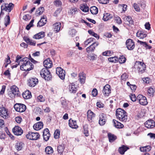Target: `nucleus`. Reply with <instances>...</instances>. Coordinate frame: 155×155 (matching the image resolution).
Masks as SVG:
<instances>
[{
    "label": "nucleus",
    "instance_id": "63",
    "mask_svg": "<svg viewBox=\"0 0 155 155\" xmlns=\"http://www.w3.org/2000/svg\"><path fill=\"white\" fill-rule=\"evenodd\" d=\"M106 122V120H99V123L101 125L103 126L105 124Z\"/></svg>",
    "mask_w": 155,
    "mask_h": 155
},
{
    "label": "nucleus",
    "instance_id": "27",
    "mask_svg": "<svg viewBox=\"0 0 155 155\" xmlns=\"http://www.w3.org/2000/svg\"><path fill=\"white\" fill-rule=\"evenodd\" d=\"M114 126L117 128H121L124 127V125L118 121L114 119L113 120Z\"/></svg>",
    "mask_w": 155,
    "mask_h": 155
},
{
    "label": "nucleus",
    "instance_id": "17",
    "mask_svg": "<svg viewBox=\"0 0 155 155\" xmlns=\"http://www.w3.org/2000/svg\"><path fill=\"white\" fill-rule=\"evenodd\" d=\"M69 125L70 127L73 129H77L78 126L77 125L76 120H74L71 119H70L69 120Z\"/></svg>",
    "mask_w": 155,
    "mask_h": 155
},
{
    "label": "nucleus",
    "instance_id": "11",
    "mask_svg": "<svg viewBox=\"0 0 155 155\" xmlns=\"http://www.w3.org/2000/svg\"><path fill=\"white\" fill-rule=\"evenodd\" d=\"M28 85L30 87H35L38 83L37 78H30L28 81Z\"/></svg>",
    "mask_w": 155,
    "mask_h": 155
},
{
    "label": "nucleus",
    "instance_id": "31",
    "mask_svg": "<svg viewBox=\"0 0 155 155\" xmlns=\"http://www.w3.org/2000/svg\"><path fill=\"white\" fill-rule=\"evenodd\" d=\"M108 137L110 142H113L117 139V137L116 136L110 133L108 134Z\"/></svg>",
    "mask_w": 155,
    "mask_h": 155
},
{
    "label": "nucleus",
    "instance_id": "50",
    "mask_svg": "<svg viewBox=\"0 0 155 155\" xmlns=\"http://www.w3.org/2000/svg\"><path fill=\"white\" fill-rule=\"evenodd\" d=\"M118 7H122L123 11L125 12L127 10V5L125 4H119L118 5Z\"/></svg>",
    "mask_w": 155,
    "mask_h": 155
},
{
    "label": "nucleus",
    "instance_id": "49",
    "mask_svg": "<svg viewBox=\"0 0 155 155\" xmlns=\"http://www.w3.org/2000/svg\"><path fill=\"white\" fill-rule=\"evenodd\" d=\"M117 58L116 57L109 58H108V61L112 62H116L117 61Z\"/></svg>",
    "mask_w": 155,
    "mask_h": 155
},
{
    "label": "nucleus",
    "instance_id": "55",
    "mask_svg": "<svg viewBox=\"0 0 155 155\" xmlns=\"http://www.w3.org/2000/svg\"><path fill=\"white\" fill-rule=\"evenodd\" d=\"M37 99L38 101L43 102L45 101V98L41 95H40L37 97Z\"/></svg>",
    "mask_w": 155,
    "mask_h": 155
},
{
    "label": "nucleus",
    "instance_id": "53",
    "mask_svg": "<svg viewBox=\"0 0 155 155\" xmlns=\"http://www.w3.org/2000/svg\"><path fill=\"white\" fill-rule=\"evenodd\" d=\"M76 33V30L74 29H71L69 32V34L72 36H73Z\"/></svg>",
    "mask_w": 155,
    "mask_h": 155
},
{
    "label": "nucleus",
    "instance_id": "7",
    "mask_svg": "<svg viewBox=\"0 0 155 155\" xmlns=\"http://www.w3.org/2000/svg\"><path fill=\"white\" fill-rule=\"evenodd\" d=\"M14 107L17 111L20 112L25 111L26 108V106L21 104H15Z\"/></svg>",
    "mask_w": 155,
    "mask_h": 155
},
{
    "label": "nucleus",
    "instance_id": "4",
    "mask_svg": "<svg viewBox=\"0 0 155 155\" xmlns=\"http://www.w3.org/2000/svg\"><path fill=\"white\" fill-rule=\"evenodd\" d=\"M40 74L42 78L47 81L49 80L51 78V73L47 68H43L41 71Z\"/></svg>",
    "mask_w": 155,
    "mask_h": 155
},
{
    "label": "nucleus",
    "instance_id": "35",
    "mask_svg": "<svg viewBox=\"0 0 155 155\" xmlns=\"http://www.w3.org/2000/svg\"><path fill=\"white\" fill-rule=\"evenodd\" d=\"M137 37H140V38L143 39L147 36V34L144 32L143 31H141L137 33Z\"/></svg>",
    "mask_w": 155,
    "mask_h": 155
},
{
    "label": "nucleus",
    "instance_id": "5",
    "mask_svg": "<svg viewBox=\"0 0 155 155\" xmlns=\"http://www.w3.org/2000/svg\"><path fill=\"white\" fill-rule=\"evenodd\" d=\"M26 137L29 140H37L39 138L40 135L38 133L29 132L28 134L26 135Z\"/></svg>",
    "mask_w": 155,
    "mask_h": 155
},
{
    "label": "nucleus",
    "instance_id": "16",
    "mask_svg": "<svg viewBox=\"0 0 155 155\" xmlns=\"http://www.w3.org/2000/svg\"><path fill=\"white\" fill-rule=\"evenodd\" d=\"M0 115L4 118L6 119L8 117L7 111L4 107L0 108Z\"/></svg>",
    "mask_w": 155,
    "mask_h": 155
},
{
    "label": "nucleus",
    "instance_id": "15",
    "mask_svg": "<svg viewBox=\"0 0 155 155\" xmlns=\"http://www.w3.org/2000/svg\"><path fill=\"white\" fill-rule=\"evenodd\" d=\"M146 68V65L144 63L142 62H138L137 69L139 72L142 73L145 71Z\"/></svg>",
    "mask_w": 155,
    "mask_h": 155
},
{
    "label": "nucleus",
    "instance_id": "26",
    "mask_svg": "<svg viewBox=\"0 0 155 155\" xmlns=\"http://www.w3.org/2000/svg\"><path fill=\"white\" fill-rule=\"evenodd\" d=\"M95 117V114L91 110H89L87 112V117L89 121H91L93 118Z\"/></svg>",
    "mask_w": 155,
    "mask_h": 155
},
{
    "label": "nucleus",
    "instance_id": "64",
    "mask_svg": "<svg viewBox=\"0 0 155 155\" xmlns=\"http://www.w3.org/2000/svg\"><path fill=\"white\" fill-rule=\"evenodd\" d=\"M116 21L117 23L118 24H120L122 23V21L120 18L119 17H117L116 18Z\"/></svg>",
    "mask_w": 155,
    "mask_h": 155
},
{
    "label": "nucleus",
    "instance_id": "48",
    "mask_svg": "<svg viewBox=\"0 0 155 155\" xmlns=\"http://www.w3.org/2000/svg\"><path fill=\"white\" fill-rule=\"evenodd\" d=\"M130 97L131 100L133 101H135L137 100V97L134 94H131L130 95Z\"/></svg>",
    "mask_w": 155,
    "mask_h": 155
},
{
    "label": "nucleus",
    "instance_id": "22",
    "mask_svg": "<svg viewBox=\"0 0 155 155\" xmlns=\"http://www.w3.org/2000/svg\"><path fill=\"white\" fill-rule=\"evenodd\" d=\"M78 80L81 84H84L85 81L86 77L83 72L80 73L78 75Z\"/></svg>",
    "mask_w": 155,
    "mask_h": 155
},
{
    "label": "nucleus",
    "instance_id": "10",
    "mask_svg": "<svg viewBox=\"0 0 155 155\" xmlns=\"http://www.w3.org/2000/svg\"><path fill=\"white\" fill-rule=\"evenodd\" d=\"M126 45L128 49L130 50H133L135 47L134 42L132 40L130 39L127 40Z\"/></svg>",
    "mask_w": 155,
    "mask_h": 155
},
{
    "label": "nucleus",
    "instance_id": "61",
    "mask_svg": "<svg viewBox=\"0 0 155 155\" xmlns=\"http://www.w3.org/2000/svg\"><path fill=\"white\" fill-rule=\"evenodd\" d=\"M5 88V86L4 85L2 86V89L0 91V94L2 95L4 93Z\"/></svg>",
    "mask_w": 155,
    "mask_h": 155
},
{
    "label": "nucleus",
    "instance_id": "37",
    "mask_svg": "<svg viewBox=\"0 0 155 155\" xmlns=\"http://www.w3.org/2000/svg\"><path fill=\"white\" fill-rule=\"evenodd\" d=\"M45 152L46 154H50L53 152V150L51 146H48L45 148Z\"/></svg>",
    "mask_w": 155,
    "mask_h": 155
},
{
    "label": "nucleus",
    "instance_id": "14",
    "mask_svg": "<svg viewBox=\"0 0 155 155\" xmlns=\"http://www.w3.org/2000/svg\"><path fill=\"white\" fill-rule=\"evenodd\" d=\"M12 131L14 134L17 136L21 135L23 132L21 128L18 126H15L13 129Z\"/></svg>",
    "mask_w": 155,
    "mask_h": 155
},
{
    "label": "nucleus",
    "instance_id": "45",
    "mask_svg": "<svg viewBox=\"0 0 155 155\" xmlns=\"http://www.w3.org/2000/svg\"><path fill=\"white\" fill-rule=\"evenodd\" d=\"M34 19H32L31 21L29 23V24H28V25H27L26 28V29L27 30H29L30 29V28L33 26V23L34 22Z\"/></svg>",
    "mask_w": 155,
    "mask_h": 155
},
{
    "label": "nucleus",
    "instance_id": "1",
    "mask_svg": "<svg viewBox=\"0 0 155 155\" xmlns=\"http://www.w3.org/2000/svg\"><path fill=\"white\" fill-rule=\"evenodd\" d=\"M20 61L23 62L22 64L20 66V69L24 71H29L33 69L34 65L28 61L27 57L22 58Z\"/></svg>",
    "mask_w": 155,
    "mask_h": 155
},
{
    "label": "nucleus",
    "instance_id": "18",
    "mask_svg": "<svg viewBox=\"0 0 155 155\" xmlns=\"http://www.w3.org/2000/svg\"><path fill=\"white\" fill-rule=\"evenodd\" d=\"M23 39L27 44L31 45H35L36 43V41L32 40L30 39L28 37L26 36H24Z\"/></svg>",
    "mask_w": 155,
    "mask_h": 155
},
{
    "label": "nucleus",
    "instance_id": "60",
    "mask_svg": "<svg viewBox=\"0 0 155 155\" xmlns=\"http://www.w3.org/2000/svg\"><path fill=\"white\" fill-rule=\"evenodd\" d=\"M92 94L93 96L95 97L97 94V91L96 88L94 89L92 91Z\"/></svg>",
    "mask_w": 155,
    "mask_h": 155
},
{
    "label": "nucleus",
    "instance_id": "40",
    "mask_svg": "<svg viewBox=\"0 0 155 155\" xmlns=\"http://www.w3.org/2000/svg\"><path fill=\"white\" fill-rule=\"evenodd\" d=\"M80 9L83 12H87L89 11V8L86 5H81L80 6Z\"/></svg>",
    "mask_w": 155,
    "mask_h": 155
},
{
    "label": "nucleus",
    "instance_id": "28",
    "mask_svg": "<svg viewBox=\"0 0 155 155\" xmlns=\"http://www.w3.org/2000/svg\"><path fill=\"white\" fill-rule=\"evenodd\" d=\"M124 19L126 22H128L129 24L131 25H134V21L130 16H125L124 18Z\"/></svg>",
    "mask_w": 155,
    "mask_h": 155
},
{
    "label": "nucleus",
    "instance_id": "23",
    "mask_svg": "<svg viewBox=\"0 0 155 155\" xmlns=\"http://www.w3.org/2000/svg\"><path fill=\"white\" fill-rule=\"evenodd\" d=\"M45 35V32L41 31L35 35L33 36V38L36 39H39L44 38Z\"/></svg>",
    "mask_w": 155,
    "mask_h": 155
},
{
    "label": "nucleus",
    "instance_id": "29",
    "mask_svg": "<svg viewBox=\"0 0 155 155\" xmlns=\"http://www.w3.org/2000/svg\"><path fill=\"white\" fill-rule=\"evenodd\" d=\"M23 97L25 99H28L31 98V95L29 91H26L22 94Z\"/></svg>",
    "mask_w": 155,
    "mask_h": 155
},
{
    "label": "nucleus",
    "instance_id": "42",
    "mask_svg": "<svg viewBox=\"0 0 155 155\" xmlns=\"http://www.w3.org/2000/svg\"><path fill=\"white\" fill-rule=\"evenodd\" d=\"M8 14L9 15V14L8 13ZM5 25L6 26H7L10 23V18L8 15H6L5 17Z\"/></svg>",
    "mask_w": 155,
    "mask_h": 155
},
{
    "label": "nucleus",
    "instance_id": "30",
    "mask_svg": "<svg viewBox=\"0 0 155 155\" xmlns=\"http://www.w3.org/2000/svg\"><path fill=\"white\" fill-rule=\"evenodd\" d=\"M112 15L108 13H105L104 14L103 20L105 21L110 19L112 18Z\"/></svg>",
    "mask_w": 155,
    "mask_h": 155
},
{
    "label": "nucleus",
    "instance_id": "13",
    "mask_svg": "<svg viewBox=\"0 0 155 155\" xmlns=\"http://www.w3.org/2000/svg\"><path fill=\"white\" fill-rule=\"evenodd\" d=\"M144 125L145 126L148 128H152L155 126V122L152 120H149L145 123Z\"/></svg>",
    "mask_w": 155,
    "mask_h": 155
},
{
    "label": "nucleus",
    "instance_id": "2",
    "mask_svg": "<svg viewBox=\"0 0 155 155\" xmlns=\"http://www.w3.org/2000/svg\"><path fill=\"white\" fill-rule=\"evenodd\" d=\"M116 115L119 120L122 121L126 122L127 119V115L126 112L121 108L117 109Z\"/></svg>",
    "mask_w": 155,
    "mask_h": 155
},
{
    "label": "nucleus",
    "instance_id": "36",
    "mask_svg": "<svg viewBox=\"0 0 155 155\" xmlns=\"http://www.w3.org/2000/svg\"><path fill=\"white\" fill-rule=\"evenodd\" d=\"M23 143L21 142H17L16 144L15 147L17 150L19 151L21 150L23 147Z\"/></svg>",
    "mask_w": 155,
    "mask_h": 155
},
{
    "label": "nucleus",
    "instance_id": "54",
    "mask_svg": "<svg viewBox=\"0 0 155 155\" xmlns=\"http://www.w3.org/2000/svg\"><path fill=\"white\" fill-rule=\"evenodd\" d=\"M43 136L44 140L45 141H47L49 139V137H50V134H48L46 135H43Z\"/></svg>",
    "mask_w": 155,
    "mask_h": 155
},
{
    "label": "nucleus",
    "instance_id": "59",
    "mask_svg": "<svg viewBox=\"0 0 155 155\" xmlns=\"http://www.w3.org/2000/svg\"><path fill=\"white\" fill-rule=\"evenodd\" d=\"M99 3L106 4L108 3L109 0H98Z\"/></svg>",
    "mask_w": 155,
    "mask_h": 155
},
{
    "label": "nucleus",
    "instance_id": "33",
    "mask_svg": "<svg viewBox=\"0 0 155 155\" xmlns=\"http://www.w3.org/2000/svg\"><path fill=\"white\" fill-rule=\"evenodd\" d=\"M128 149L129 148L127 147L124 145H123L121 147L119 148L118 151L120 154H124V152Z\"/></svg>",
    "mask_w": 155,
    "mask_h": 155
},
{
    "label": "nucleus",
    "instance_id": "32",
    "mask_svg": "<svg viewBox=\"0 0 155 155\" xmlns=\"http://www.w3.org/2000/svg\"><path fill=\"white\" fill-rule=\"evenodd\" d=\"M151 149L150 146H147L145 147H141L140 148V150L141 152H147L150 150Z\"/></svg>",
    "mask_w": 155,
    "mask_h": 155
},
{
    "label": "nucleus",
    "instance_id": "56",
    "mask_svg": "<svg viewBox=\"0 0 155 155\" xmlns=\"http://www.w3.org/2000/svg\"><path fill=\"white\" fill-rule=\"evenodd\" d=\"M31 17L29 15H26L23 16V19L25 21H27L30 19Z\"/></svg>",
    "mask_w": 155,
    "mask_h": 155
},
{
    "label": "nucleus",
    "instance_id": "25",
    "mask_svg": "<svg viewBox=\"0 0 155 155\" xmlns=\"http://www.w3.org/2000/svg\"><path fill=\"white\" fill-rule=\"evenodd\" d=\"M69 89L71 93H75L77 90L75 85L73 83L69 85Z\"/></svg>",
    "mask_w": 155,
    "mask_h": 155
},
{
    "label": "nucleus",
    "instance_id": "3",
    "mask_svg": "<svg viewBox=\"0 0 155 155\" xmlns=\"http://www.w3.org/2000/svg\"><path fill=\"white\" fill-rule=\"evenodd\" d=\"M10 89L11 91L8 94L10 97L12 98L15 96L19 97L20 96L18 88L17 86L13 85L11 87Z\"/></svg>",
    "mask_w": 155,
    "mask_h": 155
},
{
    "label": "nucleus",
    "instance_id": "44",
    "mask_svg": "<svg viewBox=\"0 0 155 155\" xmlns=\"http://www.w3.org/2000/svg\"><path fill=\"white\" fill-rule=\"evenodd\" d=\"M60 135V131L59 130L57 129L54 134V137L55 139H57L59 137Z\"/></svg>",
    "mask_w": 155,
    "mask_h": 155
},
{
    "label": "nucleus",
    "instance_id": "20",
    "mask_svg": "<svg viewBox=\"0 0 155 155\" xmlns=\"http://www.w3.org/2000/svg\"><path fill=\"white\" fill-rule=\"evenodd\" d=\"M43 126V124L42 122L39 121L34 124L33 127L36 130H38L42 129Z\"/></svg>",
    "mask_w": 155,
    "mask_h": 155
},
{
    "label": "nucleus",
    "instance_id": "43",
    "mask_svg": "<svg viewBox=\"0 0 155 155\" xmlns=\"http://www.w3.org/2000/svg\"><path fill=\"white\" fill-rule=\"evenodd\" d=\"M94 50V47L92 46V45H90L89 47L86 48V51L88 53L92 52Z\"/></svg>",
    "mask_w": 155,
    "mask_h": 155
},
{
    "label": "nucleus",
    "instance_id": "19",
    "mask_svg": "<svg viewBox=\"0 0 155 155\" xmlns=\"http://www.w3.org/2000/svg\"><path fill=\"white\" fill-rule=\"evenodd\" d=\"M43 64L46 68H51L52 65V62L49 58H48L45 60L43 62Z\"/></svg>",
    "mask_w": 155,
    "mask_h": 155
},
{
    "label": "nucleus",
    "instance_id": "24",
    "mask_svg": "<svg viewBox=\"0 0 155 155\" xmlns=\"http://www.w3.org/2000/svg\"><path fill=\"white\" fill-rule=\"evenodd\" d=\"M137 42L144 47L146 49H150L152 48V47L150 45H148L146 42H143L140 41L139 40H138Z\"/></svg>",
    "mask_w": 155,
    "mask_h": 155
},
{
    "label": "nucleus",
    "instance_id": "47",
    "mask_svg": "<svg viewBox=\"0 0 155 155\" xmlns=\"http://www.w3.org/2000/svg\"><path fill=\"white\" fill-rule=\"evenodd\" d=\"M126 60L125 58L123 56H120L118 59V61L120 64L124 63L125 62Z\"/></svg>",
    "mask_w": 155,
    "mask_h": 155
},
{
    "label": "nucleus",
    "instance_id": "52",
    "mask_svg": "<svg viewBox=\"0 0 155 155\" xmlns=\"http://www.w3.org/2000/svg\"><path fill=\"white\" fill-rule=\"evenodd\" d=\"M78 10L76 8H72L70 10V13L73 15L76 13Z\"/></svg>",
    "mask_w": 155,
    "mask_h": 155
},
{
    "label": "nucleus",
    "instance_id": "46",
    "mask_svg": "<svg viewBox=\"0 0 155 155\" xmlns=\"http://www.w3.org/2000/svg\"><path fill=\"white\" fill-rule=\"evenodd\" d=\"M154 92L153 89L152 87H150L148 90V95L150 96H153V94Z\"/></svg>",
    "mask_w": 155,
    "mask_h": 155
},
{
    "label": "nucleus",
    "instance_id": "51",
    "mask_svg": "<svg viewBox=\"0 0 155 155\" xmlns=\"http://www.w3.org/2000/svg\"><path fill=\"white\" fill-rule=\"evenodd\" d=\"M44 10L45 9L43 7H40L38 8V11H37L36 12H38V11H39V12L38 13V14L39 15H40L42 14Z\"/></svg>",
    "mask_w": 155,
    "mask_h": 155
},
{
    "label": "nucleus",
    "instance_id": "6",
    "mask_svg": "<svg viewBox=\"0 0 155 155\" xmlns=\"http://www.w3.org/2000/svg\"><path fill=\"white\" fill-rule=\"evenodd\" d=\"M14 7V5L12 3H10L8 4H5V5H2L1 10H4L8 12H10L12 10Z\"/></svg>",
    "mask_w": 155,
    "mask_h": 155
},
{
    "label": "nucleus",
    "instance_id": "62",
    "mask_svg": "<svg viewBox=\"0 0 155 155\" xmlns=\"http://www.w3.org/2000/svg\"><path fill=\"white\" fill-rule=\"evenodd\" d=\"M15 121L18 123H20L21 122L22 119L20 117H17L15 118Z\"/></svg>",
    "mask_w": 155,
    "mask_h": 155
},
{
    "label": "nucleus",
    "instance_id": "41",
    "mask_svg": "<svg viewBox=\"0 0 155 155\" xmlns=\"http://www.w3.org/2000/svg\"><path fill=\"white\" fill-rule=\"evenodd\" d=\"M64 149V145H60L57 147V151L58 153L62 154Z\"/></svg>",
    "mask_w": 155,
    "mask_h": 155
},
{
    "label": "nucleus",
    "instance_id": "57",
    "mask_svg": "<svg viewBox=\"0 0 155 155\" xmlns=\"http://www.w3.org/2000/svg\"><path fill=\"white\" fill-rule=\"evenodd\" d=\"M133 6L135 10L136 11L138 12L140 11V8L137 4L135 3H134Z\"/></svg>",
    "mask_w": 155,
    "mask_h": 155
},
{
    "label": "nucleus",
    "instance_id": "58",
    "mask_svg": "<svg viewBox=\"0 0 155 155\" xmlns=\"http://www.w3.org/2000/svg\"><path fill=\"white\" fill-rule=\"evenodd\" d=\"M62 3L60 0H56L54 2V5L57 6H61Z\"/></svg>",
    "mask_w": 155,
    "mask_h": 155
},
{
    "label": "nucleus",
    "instance_id": "9",
    "mask_svg": "<svg viewBox=\"0 0 155 155\" xmlns=\"http://www.w3.org/2000/svg\"><path fill=\"white\" fill-rule=\"evenodd\" d=\"M56 73L61 80L64 79L65 71L61 67H58L56 68Z\"/></svg>",
    "mask_w": 155,
    "mask_h": 155
},
{
    "label": "nucleus",
    "instance_id": "39",
    "mask_svg": "<svg viewBox=\"0 0 155 155\" xmlns=\"http://www.w3.org/2000/svg\"><path fill=\"white\" fill-rule=\"evenodd\" d=\"M84 129V134L86 137H88L89 135L88 130V125H85L83 126Z\"/></svg>",
    "mask_w": 155,
    "mask_h": 155
},
{
    "label": "nucleus",
    "instance_id": "34",
    "mask_svg": "<svg viewBox=\"0 0 155 155\" xmlns=\"http://www.w3.org/2000/svg\"><path fill=\"white\" fill-rule=\"evenodd\" d=\"M54 31L57 32L59 31L61 26V23L60 22H57L54 24Z\"/></svg>",
    "mask_w": 155,
    "mask_h": 155
},
{
    "label": "nucleus",
    "instance_id": "38",
    "mask_svg": "<svg viewBox=\"0 0 155 155\" xmlns=\"http://www.w3.org/2000/svg\"><path fill=\"white\" fill-rule=\"evenodd\" d=\"M90 12L92 14H96L98 12V8L95 6H92L90 8Z\"/></svg>",
    "mask_w": 155,
    "mask_h": 155
},
{
    "label": "nucleus",
    "instance_id": "12",
    "mask_svg": "<svg viewBox=\"0 0 155 155\" xmlns=\"http://www.w3.org/2000/svg\"><path fill=\"white\" fill-rule=\"evenodd\" d=\"M110 87L107 84L104 87L103 89V93L105 96H108L111 92Z\"/></svg>",
    "mask_w": 155,
    "mask_h": 155
},
{
    "label": "nucleus",
    "instance_id": "21",
    "mask_svg": "<svg viewBox=\"0 0 155 155\" xmlns=\"http://www.w3.org/2000/svg\"><path fill=\"white\" fill-rule=\"evenodd\" d=\"M47 22V19L45 16H43L41 18L40 20L38 22L37 24V26L41 27L45 25Z\"/></svg>",
    "mask_w": 155,
    "mask_h": 155
},
{
    "label": "nucleus",
    "instance_id": "8",
    "mask_svg": "<svg viewBox=\"0 0 155 155\" xmlns=\"http://www.w3.org/2000/svg\"><path fill=\"white\" fill-rule=\"evenodd\" d=\"M137 100L140 104L143 105H146L148 103L146 97L140 94L137 96Z\"/></svg>",
    "mask_w": 155,
    "mask_h": 155
}]
</instances>
